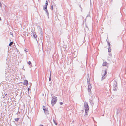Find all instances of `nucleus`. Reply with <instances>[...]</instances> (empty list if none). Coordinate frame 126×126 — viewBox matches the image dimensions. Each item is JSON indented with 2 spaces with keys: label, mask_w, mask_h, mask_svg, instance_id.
<instances>
[{
  "label": "nucleus",
  "mask_w": 126,
  "mask_h": 126,
  "mask_svg": "<svg viewBox=\"0 0 126 126\" xmlns=\"http://www.w3.org/2000/svg\"><path fill=\"white\" fill-rule=\"evenodd\" d=\"M84 107L85 108V114L86 115H87L88 113V110L89 109V107L87 103L86 102H85L84 104Z\"/></svg>",
  "instance_id": "1"
},
{
  "label": "nucleus",
  "mask_w": 126,
  "mask_h": 126,
  "mask_svg": "<svg viewBox=\"0 0 126 126\" xmlns=\"http://www.w3.org/2000/svg\"><path fill=\"white\" fill-rule=\"evenodd\" d=\"M57 101V98L56 97H54L52 98V99L51 101L52 104L54 105L56 102Z\"/></svg>",
  "instance_id": "2"
},
{
  "label": "nucleus",
  "mask_w": 126,
  "mask_h": 126,
  "mask_svg": "<svg viewBox=\"0 0 126 126\" xmlns=\"http://www.w3.org/2000/svg\"><path fill=\"white\" fill-rule=\"evenodd\" d=\"M28 91H29V88H28Z\"/></svg>",
  "instance_id": "20"
},
{
  "label": "nucleus",
  "mask_w": 126,
  "mask_h": 126,
  "mask_svg": "<svg viewBox=\"0 0 126 126\" xmlns=\"http://www.w3.org/2000/svg\"><path fill=\"white\" fill-rule=\"evenodd\" d=\"M19 118H15V121H18L19 120Z\"/></svg>",
  "instance_id": "10"
},
{
  "label": "nucleus",
  "mask_w": 126,
  "mask_h": 126,
  "mask_svg": "<svg viewBox=\"0 0 126 126\" xmlns=\"http://www.w3.org/2000/svg\"><path fill=\"white\" fill-rule=\"evenodd\" d=\"M108 51L109 52H110L111 51V49L110 48H109Z\"/></svg>",
  "instance_id": "14"
},
{
  "label": "nucleus",
  "mask_w": 126,
  "mask_h": 126,
  "mask_svg": "<svg viewBox=\"0 0 126 126\" xmlns=\"http://www.w3.org/2000/svg\"><path fill=\"white\" fill-rule=\"evenodd\" d=\"M33 35V37L34 38H35L36 37V35L35 34V33L34 32H33L32 33Z\"/></svg>",
  "instance_id": "7"
},
{
  "label": "nucleus",
  "mask_w": 126,
  "mask_h": 126,
  "mask_svg": "<svg viewBox=\"0 0 126 126\" xmlns=\"http://www.w3.org/2000/svg\"><path fill=\"white\" fill-rule=\"evenodd\" d=\"M104 75H106L107 73V72L106 71V70L104 71Z\"/></svg>",
  "instance_id": "13"
},
{
  "label": "nucleus",
  "mask_w": 126,
  "mask_h": 126,
  "mask_svg": "<svg viewBox=\"0 0 126 126\" xmlns=\"http://www.w3.org/2000/svg\"><path fill=\"white\" fill-rule=\"evenodd\" d=\"M43 109L44 110L45 113L47 112H48V111L47 110V108L46 107H43Z\"/></svg>",
  "instance_id": "3"
},
{
  "label": "nucleus",
  "mask_w": 126,
  "mask_h": 126,
  "mask_svg": "<svg viewBox=\"0 0 126 126\" xmlns=\"http://www.w3.org/2000/svg\"><path fill=\"white\" fill-rule=\"evenodd\" d=\"M25 50L26 51V52H28V50L27 49H25Z\"/></svg>",
  "instance_id": "17"
},
{
  "label": "nucleus",
  "mask_w": 126,
  "mask_h": 126,
  "mask_svg": "<svg viewBox=\"0 0 126 126\" xmlns=\"http://www.w3.org/2000/svg\"><path fill=\"white\" fill-rule=\"evenodd\" d=\"M40 126H44L43 125H40Z\"/></svg>",
  "instance_id": "19"
},
{
  "label": "nucleus",
  "mask_w": 126,
  "mask_h": 126,
  "mask_svg": "<svg viewBox=\"0 0 126 126\" xmlns=\"http://www.w3.org/2000/svg\"><path fill=\"white\" fill-rule=\"evenodd\" d=\"M27 63L29 65H31L32 64V63H31V61H29Z\"/></svg>",
  "instance_id": "11"
},
{
  "label": "nucleus",
  "mask_w": 126,
  "mask_h": 126,
  "mask_svg": "<svg viewBox=\"0 0 126 126\" xmlns=\"http://www.w3.org/2000/svg\"><path fill=\"white\" fill-rule=\"evenodd\" d=\"M107 65V63L106 62H104L103 64L102 65L103 66H106Z\"/></svg>",
  "instance_id": "6"
},
{
  "label": "nucleus",
  "mask_w": 126,
  "mask_h": 126,
  "mask_svg": "<svg viewBox=\"0 0 126 126\" xmlns=\"http://www.w3.org/2000/svg\"><path fill=\"white\" fill-rule=\"evenodd\" d=\"M51 8L52 10H53V5H52Z\"/></svg>",
  "instance_id": "16"
},
{
  "label": "nucleus",
  "mask_w": 126,
  "mask_h": 126,
  "mask_svg": "<svg viewBox=\"0 0 126 126\" xmlns=\"http://www.w3.org/2000/svg\"><path fill=\"white\" fill-rule=\"evenodd\" d=\"M60 105H61L63 103L62 102H60Z\"/></svg>",
  "instance_id": "18"
},
{
  "label": "nucleus",
  "mask_w": 126,
  "mask_h": 126,
  "mask_svg": "<svg viewBox=\"0 0 126 126\" xmlns=\"http://www.w3.org/2000/svg\"><path fill=\"white\" fill-rule=\"evenodd\" d=\"M48 5V3L47 1H46L45 4V6H47Z\"/></svg>",
  "instance_id": "9"
},
{
  "label": "nucleus",
  "mask_w": 126,
  "mask_h": 126,
  "mask_svg": "<svg viewBox=\"0 0 126 126\" xmlns=\"http://www.w3.org/2000/svg\"><path fill=\"white\" fill-rule=\"evenodd\" d=\"M47 8V6H45L43 7V9L44 10H46Z\"/></svg>",
  "instance_id": "8"
},
{
  "label": "nucleus",
  "mask_w": 126,
  "mask_h": 126,
  "mask_svg": "<svg viewBox=\"0 0 126 126\" xmlns=\"http://www.w3.org/2000/svg\"><path fill=\"white\" fill-rule=\"evenodd\" d=\"M53 121L55 124L56 125H57V123L56 122H55L54 120H53Z\"/></svg>",
  "instance_id": "15"
},
{
  "label": "nucleus",
  "mask_w": 126,
  "mask_h": 126,
  "mask_svg": "<svg viewBox=\"0 0 126 126\" xmlns=\"http://www.w3.org/2000/svg\"><path fill=\"white\" fill-rule=\"evenodd\" d=\"M50 80V78H49V80Z\"/></svg>",
  "instance_id": "21"
},
{
  "label": "nucleus",
  "mask_w": 126,
  "mask_h": 126,
  "mask_svg": "<svg viewBox=\"0 0 126 126\" xmlns=\"http://www.w3.org/2000/svg\"><path fill=\"white\" fill-rule=\"evenodd\" d=\"M28 81L26 80H25L24 81L23 84L24 85H25L26 86H27L28 84Z\"/></svg>",
  "instance_id": "5"
},
{
  "label": "nucleus",
  "mask_w": 126,
  "mask_h": 126,
  "mask_svg": "<svg viewBox=\"0 0 126 126\" xmlns=\"http://www.w3.org/2000/svg\"><path fill=\"white\" fill-rule=\"evenodd\" d=\"M13 44V42H11L9 44V46H11V45H12Z\"/></svg>",
  "instance_id": "12"
},
{
  "label": "nucleus",
  "mask_w": 126,
  "mask_h": 126,
  "mask_svg": "<svg viewBox=\"0 0 126 126\" xmlns=\"http://www.w3.org/2000/svg\"><path fill=\"white\" fill-rule=\"evenodd\" d=\"M92 88L91 85L89 84L88 85V91L89 92H90L91 91V89Z\"/></svg>",
  "instance_id": "4"
}]
</instances>
